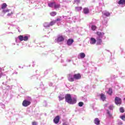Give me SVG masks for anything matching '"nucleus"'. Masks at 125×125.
I'll list each match as a JSON object with an SVG mask.
<instances>
[{
    "label": "nucleus",
    "instance_id": "obj_1",
    "mask_svg": "<svg viewBox=\"0 0 125 125\" xmlns=\"http://www.w3.org/2000/svg\"><path fill=\"white\" fill-rule=\"evenodd\" d=\"M65 101L69 104H76L77 103V96L71 97V95L66 94L65 96Z\"/></svg>",
    "mask_w": 125,
    "mask_h": 125
},
{
    "label": "nucleus",
    "instance_id": "obj_2",
    "mask_svg": "<svg viewBox=\"0 0 125 125\" xmlns=\"http://www.w3.org/2000/svg\"><path fill=\"white\" fill-rule=\"evenodd\" d=\"M81 79H82V75L80 73L74 75L69 74L68 76V80L69 82H75V81L81 80Z\"/></svg>",
    "mask_w": 125,
    "mask_h": 125
},
{
    "label": "nucleus",
    "instance_id": "obj_3",
    "mask_svg": "<svg viewBox=\"0 0 125 125\" xmlns=\"http://www.w3.org/2000/svg\"><path fill=\"white\" fill-rule=\"evenodd\" d=\"M104 37V33L101 32H97V44H101L102 43V39Z\"/></svg>",
    "mask_w": 125,
    "mask_h": 125
},
{
    "label": "nucleus",
    "instance_id": "obj_4",
    "mask_svg": "<svg viewBox=\"0 0 125 125\" xmlns=\"http://www.w3.org/2000/svg\"><path fill=\"white\" fill-rule=\"evenodd\" d=\"M18 38L21 42H27L29 40V37L27 35H20Z\"/></svg>",
    "mask_w": 125,
    "mask_h": 125
},
{
    "label": "nucleus",
    "instance_id": "obj_5",
    "mask_svg": "<svg viewBox=\"0 0 125 125\" xmlns=\"http://www.w3.org/2000/svg\"><path fill=\"white\" fill-rule=\"evenodd\" d=\"M31 100H32V99L31 98V97H29L28 100H25L23 101L22 105L24 107H28V106H29V105H30L31 104Z\"/></svg>",
    "mask_w": 125,
    "mask_h": 125
},
{
    "label": "nucleus",
    "instance_id": "obj_6",
    "mask_svg": "<svg viewBox=\"0 0 125 125\" xmlns=\"http://www.w3.org/2000/svg\"><path fill=\"white\" fill-rule=\"evenodd\" d=\"M64 40V36L62 35H59L57 39H55V41L57 42H63Z\"/></svg>",
    "mask_w": 125,
    "mask_h": 125
},
{
    "label": "nucleus",
    "instance_id": "obj_7",
    "mask_svg": "<svg viewBox=\"0 0 125 125\" xmlns=\"http://www.w3.org/2000/svg\"><path fill=\"white\" fill-rule=\"evenodd\" d=\"M115 103L116 105H121L122 104V99L118 97H116L115 98Z\"/></svg>",
    "mask_w": 125,
    "mask_h": 125
},
{
    "label": "nucleus",
    "instance_id": "obj_8",
    "mask_svg": "<svg viewBox=\"0 0 125 125\" xmlns=\"http://www.w3.org/2000/svg\"><path fill=\"white\" fill-rule=\"evenodd\" d=\"M6 6H7V5H6V3H4L3 4L1 5V8L3 10V13H6V12H9V10L7 9V10H4L5 8H6Z\"/></svg>",
    "mask_w": 125,
    "mask_h": 125
},
{
    "label": "nucleus",
    "instance_id": "obj_9",
    "mask_svg": "<svg viewBox=\"0 0 125 125\" xmlns=\"http://www.w3.org/2000/svg\"><path fill=\"white\" fill-rule=\"evenodd\" d=\"M96 42H97V39H95L93 37H91L90 38L89 42L90 44H92V45L95 44V43H96Z\"/></svg>",
    "mask_w": 125,
    "mask_h": 125
},
{
    "label": "nucleus",
    "instance_id": "obj_10",
    "mask_svg": "<svg viewBox=\"0 0 125 125\" xmlns=\"http://www.w3.org/2000/svg\"><path fill=\"white\" fill-rule=\"evenodd\" d=\"M102 13H103V17H104V16H105L106 17H109V16L111 15V14H110V12L107 11H104L102 12Z\"/></svg>",
    "mask_w": 125,
    "mask_h": 125
},
{
    "label": "nucleus",
    "instance_id": "obj_11",
    "mask_svg": "<svg viewBox=\"0 0 125 125\" xmlns=\"http://www.w3.org/2000/svg\"><path fill=\"white\" fill-rule=\"evenodd\" d=\"M60 120V118L59 117V116H57L54 119L53 122L54 124H55L56 125H57V124L59 123Z\"/></svg>",
    "mask_w": 125,
    "mask_h": 125
},
{
    "label": "nucleus",
    "instance_id": "obj_12",
    "mask_svg": "<svg viewBox=\"0 0 125 125\" xmlns=\"http://www.w3.org/2000/svg\"><path fill=\"white\" fill-rule=\"evenodd\" d=\"M74 42V40L72 39H68L67 41V44L68 45H72Z\"/></svg>",
    "mask_w": 125,
    "mask_h": 125
},
{
    "label": "nucleus",
    "instance_id": "obj_13",
    "mask_svg": "<svg viewBox=\"0 0 125 125\" xmlns=\"http://www.w3.org/2000/svg\"><path fill=\"white\" fill-rule=\"evenodd\" d=\"M85 57V54L84 53H81L79 54V56H78L79 59H83Z\"/></svg>",
    "mask_w": 125,
    "mask_h": 125
},
{
    "label": "nucleus",
    "instance_id": "obj_14",
    "mask_svg": "<svg viewBox=\"0 0 125 125\" xmlns=\"http://www.w3.org/2000/svg\"><path fill=\"white\" fill-rule=\"evenodd\" d=\"M101 100L102 101H105L106 100V95H105L104 94L102 93L100 95Z\"/></svg>",
    "mask_w": 125,
    "mask_h": 125
},
{
    "label": "nucleus",
    "instance_id": "obj_15",
    "mask_svg": "<svg viewBox=\"0 0 125 125\" xmlns=\"http://www.w3.org/2000/svg\"><path fill=\"white\" fill-rule=\"evenodd\" d=\"M55 4V2H51L48 3V6H49V7L54 8Z\"/></svg>",
    "mask_w": 125,
    "mask_h": 125
},
{
    "label": "nucleus",
    "instance_id": "obj_16",
    "mask_svg": "<svg viewBox=\"0 0 125 125\" xmlns=\"http://www.w3.org/2000/svg\"><path fill=\"white\" fill-rule=\"evenodd\" d=\"M94 123L95 125H100V120H99V119L98 118H95L94 121Z\"/></svg>",
    "mask_w": 125,
    "mask_h": 125
},
{
    "label": "nucleus",
    "instance_id": "obj_17",
    "mask_svg": "<svg viewBox=\"0 0 125 125\" xmlns=\"http://www.w3.org/2000/svg\"><path fill=\"white\" fill-rule=\"evenodd\" d=\"M83 13L84 14H88L89 13V9L87 8H84L83 9Z\"/></svg>",
    "mask_w": 125,
    "mask_h": 125
},
{
    "label": "nucleus",
    "instance_id": "obj_18",
    "mask_svg": "<svg viewBox=\"0 0 125 125\" xmlns=\"http://www.w3.org/2000/svg\"><path fill=\"white\" fill-rule=\"evenodd\" d=\"M54 8H55V9H58V8H60V4L59 3H56V2H55V6L54 7Z\"/></svg>",
    "mask_w": 125,
    "mask_h": 125
},
{
    "label": "nucleus",
    "instance_id": "obj_19",
    "mask_svg": "<svg viewBox=\"0 0 125 125\" xmlns=\"http://www.w3.org/2000/svg\"><path fill=\"white\" fill-rule=\"evenodd\" d=\"M43 26L45 28H49V27H50V25H49V23L48 22H45L43 24Z\"/></svg>",
    "mask_w": 125,
    "mask_h": 125
},
{
    "label": "nucleus",
    "instance_id": "obj_20",
    "mask_svg": "<svg viewBox=\"0 0 125 125\" xmlns=\"http://www.w3.org/2000/svg\"><path fill=\"white\" fill-rule=\"evenodd\" d=\"M107 93L109 95H112V94L113 93V90L111 88H109L108 89V91L107 92Z\"/></svg>",
    "mask_w": 125,
    "mask_h": 125
},
{
    "label": "nucleus",
    "instance_id": "obj_21",
    "mask_svg": "<svg viewBox=\"0 0 125 125\" xmlns=\"http://www.w3.org/2000/svg\"><path fill=\"white\" fill-rule=\"evenodd\" d=\"M59 100H63L65 98V96L64 95H60L59 96Z\"/></svg>",
    "mask_w": 125,
    "mask_h": 125
},
{
    "label": "nucleus",
    "instance_id": "obj_22",
    "mask_svg": "<svg viewBox=\"0 0 125 125\" xmlns=\"http://www.w3.org/2000/svg\"><path fill=\"white\" fill-rule=\"evenodd\" d=\"M119 4H125V0H120L118 2Z\"/></svg>",
    "mask_w": 125,
    "mask_h": 125
},
{
    "label": "nucleus",
    "instance_id": "obj_23",
    "mask_svg": "<svg viewBox=\"0 0 125 125\" xmlns=\"http://www.w3.org/2000/svg\"><path fill=\"white\" fill-rule=\"evenodd\" d=\"M75 9L76 11H81L83 9V8L82 7H75Z\"/></svg>",
    "mask_w": 125,
    "mask_h": 125
},
{
    "label": "nucleus",
    "instance_id": "obj_24",
    "mask_svg": "<svg viewBox=\"0 0 125 125\" xmlns=\"http://www.w3.org/2000/svg\"><path fill=\"white\" fill-rule=\"evenodd\" d=\"M107 115L109 118H111L112 117V113H110V111H109V110H107Z\"/></svg>",
    "mask_w": 125,
    "mask_h": 125
},
{
    "label": "nucleus",
    "instance_id": "obj_25",
    "mask_svg": "<svg viewBox=\"0 0 125 125\" xmlns=\"http://www.w3.org/2000/svg\"><path fill=\"white\" fill-rule=\"evenodd\" d=\"M49 25H50V27L51 26H53V25H54V24H55V21H51L50 23H49Z\"/></svg>",
    "mask_w": 125,
    "mask_h": 125
},
{
    "label": "nucleus",
    "instance_id": "obj_26",
    "mask_svg": "<svg viewBox=\"0 0 125 125\" xmlns=\"http://www.w3.org/2000/svg\"><path fill=\"white\" fill-rule=\"evenodd\" d=\"M57 13L56 12H52L50 13L51 16H55Z\"/></svg>",
    "mask_w": 125,
    "mask_h": 125
},
{
    "label": "nucleus",
    "instance_id": "obj_27",
    "mask_svg": "<svg viewBox=\"0 0 125 125\" xmlns=\"http://www.w3.org/2000/svg\"><path fill=\"white\" fill-rule=\"evenodd\" d=\"M120 111L121 113H124L125 112V109L124 108V107H121L120 108Z\"/></svg>",
    "mask_w": 125,
    "mask_h": 125
},
{
    "label": "nucleus",
    "instance_id": "obj_28",
    "mask_svg": "<svg viewBox=\"0 0 125 125\" xmlns=\"http://www.w3.org/2000/svg\"><path fill=\"white\" fill-rule=\"evenodd\" d=\"M0 106L1 107V108H2V109H4L5 108V105H4V104H2V103H0Z\"/></svg>",
    "mask_w": 125,
    "mask_h": 125
},
{
    "label": "nucleus",
    "instance_id": "obj_29",
    "mask_svg": "<svg viewBox=\"0 0 125 125\" xmlns=\"http://www.w3.org/2000/svg\"><path fill=\"white\" fill-rule=\"evenodd\" d=\"M78 105L79 107H83V103L82 102H79Z\"/></svg>",
    "mask_w": 125,
    "mask_h": 125
},
{
    "label": "nucleus",
    "instance_id": "obj_30",
    "mask_svg": "<svg viewBox=\"0 0 125 125\" xmlns=\"http://www.w3.org/2000/svg\"><path fill=\"white\" fill-rule=\"evenodd\" d=\"M91 29L93 31H95V30L96 29V26L95 25H92L91 26Z\"/></svg>",
    "mask_w": 125,
    "mask_h": 125
},
{
    "label": "nucleus",
    "instance_id": "obj_31",
    "mask_svg": "<svg viewBox=\"0 0 125 125\" xmlns=\"http://www.w3.org/2000/svg\"><path fill=\"white\" fill-rule=\"evenodd\" d=\"M120 118L123 120V121H125V114L124 115H122V116H120Z\"/></svg>",
    "mask_w": 125,
    "mask_h": 125
},
{
    "label": "nucleus",
    "instance_id": "obj_32",
    "mask_svg": "<svg viewBox=\"0 0 125 125\" xmlns=\"http://www.w3.org/2000/svg\"><path fill=\"white\" fill-rule=\"evenodd\" d=\"M82 100H83V101H84L85 102V101H86V97L84 96V97H83Z\"/></svg>",
    "mask_w": 125,
    "mask_h": 125
},
{
    "label": "nucleus",
    "instance_id": "obj_33",
    "mask_svg": "<svg viewBox=\"0 0 125 125\" xmlns=\"http://www.w3.org/2000/svg\"><path fill=\"white\" fill-rule=\"evenodd\" d=\"M113 108H114V106L113 105H110L109 106V110H113Z\"/></svg>",
    "mask_w": 125,
    "mask_h": 125
},
{
    "label": "nucleus",
    "instance_id": "obj_34",
    "mask_svg": "<svg viewBox=\"0 0 125 125\" xmlns=\"http://www.w3.org/2000/svg\"><path fill=\"white\" fill-rule=\"evenodd\" d=\"M80 1V0H75V2H76V3H79Z\"/></svg>",
    "mask_w": 125,
    "mask_h": 125
},
{
    "label": "nucleus",
    "instance_id": "obj_35",
    "mask_svg": "<svg viewBox=\"0 0 125 125\" xmlns=\"http://www.w3.org/2000/svg\"><path fill=\"white\" fill-rule=\"evenodd\" d=\"M32 125H38V123L37 122H32Z\"/></svg>",
    "mask_w": 125,
    "mask_h": 125
},
{
    "label": "nucleus",
    "instance_id": "obj_36",
    "mask_svg": "<svg viewBox=\"0 0 125 125\" xmlns=\"http://www.w3.org/2000/svg\"><path fill=\"white\" fill-rule=\"evenodd\" d=\"M41 47H44V44L43 43H41Z\"/></svg>",
    "mask_w": 125,
    "mask_h": 125
},
{
    "label": "nucleus",
    "instance_id": "obj_37",
    "mask_svg": "<svg viewBox=\"0 0 125 125\" xmlns=\"http://www.w3.org/2000/svg\"><path fill=\"white\" fill-rule=\"evenodd\" d=\"M118 125H123V122H122V121H119V122H118Z\"/></svg>",
    "mask_w": 125,
    "mask_h": 125
},
{
    "label": "nucleus",
    "instance_id": "obj_38",
    "mask_svg": "<svg viewBox=\"0 0 125 125\" xmlns=\"http://www.w3.org/2000/svg\"><path fill=\"white\" fill-rule=\"evenodd\" d=\"M60 19H57L55 21V23H56V22H58L59 21H60Z\"/></svg>",
    "mask_w": 125,
    "mask_h": 125
},
{
    "label": "nucleus",
    "instance_id": "obj_39",
    "mask_svg": "<svg viewBox=\"0 0 125 125\" xmlns=\"http://www.w3.org/2000/svg\"><path fill=\"white\" fill-rule=\"evenodd\" d=\"M71 61H72V60H70V59H67V60H66V62H71Z\"/></svg>",
    "mask_w": 125,
    "mask_h": 125
},
{
    "label": "nucleus",
    "instance_id": "obj_40",
    "mask_svg": "<svg viewBox=\"0 0 125 125\" xmlns=\"http://www.w3.org/2000/svg\"><path fill=\"white\" fill-rule=\"evenodd\" d=\"M53 84L52 83H49V86H52Z\"/></svg>",
    "mask_w": 125,
    "mask_h": 125
},
{
    "label": "nucleus",
    "instance_id": "obj_41",
    "mask_svg": "<svg viewBox=\"0 0 125 125\" xmlns=\"http://www.w3.org/2000/svg\"><path fill=\"white\" fill-rule=\"evenodd\" d=\"M2 76H4V75L3 74V73H0V78H1V77H2Z\"/></svg>",
    "mask_w": 125,
    "mask_h": 125
},
{
    "label": "nucleus",
    "instance_id": "obj_42",
    "mask_svg": "<svg viewBox=\"0 0 125 125\" xmlns=\"http://www.w3.org/2000/svg\"><path fill=\"white\" fill-rule=\"evenodd\" d=\"M12 14V13H8L7 16H11V15Z\"/></svg>",
    "mask_w": 125,
    "mask_h": 125
},
{
    "label": "nucleus",
    "instance_id": "obj_43",
    "mask_svg": "<svg viewBox=\"0 0 125 125\" xmlns=\"http://www.w3.org/2000/svg\"><path fill=\"white\" fill-rule=\"evenodd\" d=\"M61 63H64V60L62 59V60H61Z\"/></svg>",
    "mask_w": 125,
    "mask_h": 125
},
{
    "label": "nucleus",
    "instance_id": "obj_44",
    "mask_svg": "<svg viewBox=\"0 0 125 125\" xmlns=\"http://www.w3.org/2000/svg\"><path fill=\"white\" fill-rule=\"evenodd\" d=\"M103 24H104V25H106V24H107V21H105L104 23L103 22Z\"/></svg>",
    "mask_w": 125,
    "mask_h": 125
},
{
    "label": "nucleus",
    "instance_id": "obj_45",
    "mask_svg": "<svg viewBox=\"0 0 125 125\" xmlns=\"http://www.w3.org/2000/svg\"><path fill=\"white\" fill-rule=\"evenodd\" d=\"M13 74V75H14V74L17 75V74H18V73L16 71V72H14Z\"/></svg>",
    "mask_w": 125,
    "mask_h": 125
},
{
    "label": "nucleus",
    "instance_id": "obj_46",
    "mask_svg": "<svg viewBox=\"0 0 125 125\" xmlns=\"http://www.w3.org/2000/svg\"><path fill=\"white\" fill-rule=\"evenodd\" d=\"M62 125H68V124H67V123H63L62 124Z\"/></svg>",
    "mask_w": 125,
    "mask_h": 125
},
{
    "label": "nucleus",
    "instance_id": "obj_47",
    "mask_svg": "<svg viewBox=\"0 0 125 125\" xmlns=\"http://www.w3.org/2000/svg\"><path fill=\"white\" fill-rule=\"evenodd\" d=\"M107 105H108V104H105L104 105V107H107Z\"/></svg>",
    "mask_w": 125,
    "mask_h": 125
},
{
    "label": "nucleus",
    "instance_id": "obj_48",
    "mask_svg": "<svg viewBox=\"0 0 125 125\" xmlns=\"http://www.w3.org/2000/svg\"><path fill=\"white\" fill-rule=\"evenodd\" d=\"M63 66H67V64H63Z\"/></svg>",
    "mask_w": 125,
    "mask_h": 125
},
{
    "label": "nucleus",
    "instance_id": "obj_49",
    "mask_svg": "<svg viewBox=\"0 0 125 125\" xmlns=\"http://www.w3.org/2000/svg\"><path fill=\"white\" fill-rule=\"evenodd\" d=\"M0 72H1V68H0Z\"/></svg>",
    "mask_w": 125,
    "mask_h": 125
},
{
    "label": "nucleus",
    "instance_id": "obj_50",
    "mask_svg": "<svg viewBox=\"0 0 125 125\" xmlns=\"http://www.w3.org/2000/svg\"><path fill=\"white\" fill-rule=\"evenodd\" d=\"M47 71H46L44 72L45 73H47Z\"/></svg>",
    "mask_w": 125,
    "mask_h": 125
},
{
    "label": "nucleus",
    "instance_id": "obj_51",
    "mask_svg": "<svg viewBox=\"0 0 125 125\" xmlns=\"http://www.w3.org/2000/svg\"><path fill=\"white\" fill-rule=\"evenodd\" d=\"M16 42H17V39H16Z\"/></svg>",
    "mask_w": 125,
    "mask_h": 125
}]
</instances>
